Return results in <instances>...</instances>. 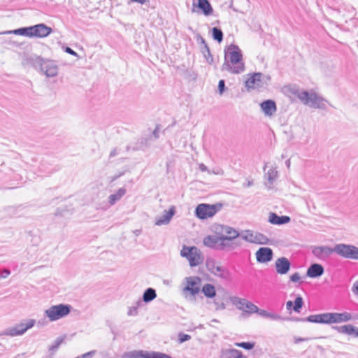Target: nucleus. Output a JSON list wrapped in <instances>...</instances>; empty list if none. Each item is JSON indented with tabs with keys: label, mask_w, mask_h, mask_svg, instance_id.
I'll return each mask as SVG.
<instances>
[{
	"label": "nucleus",
	"mask_w": 358,
	"mask_h": 358,
	"mask_svg": "<svg viewBox=\"0 0 358 358\" xmlns=\"http://www.w3.org/2000/svg\"><path fill=\"white\" fill-rule=\"evenodd\" d=\"M121 358H173L171 356L159 352L155 351H144V350H132L124 352L122 355Z\"/></svg>",
	"instance_id": "0eeeda50"
},
{
	"label": "nucleus",
	"mask_w": 358,
	"mask_h": 358,
	"mask_svg": "<svg viewBox=\"0 0 358 358\" xmlns=\"http://www.w3.org/2000/svg\"><path fill=\"white\" fill-rule=\"evenodd\" d=\"M199 169L201 171H208L209 174L211 173V171H209L206 165L203 164H199Z\"/></svg>",
	"instance_id": "680f3d73"
},
{
	"label": "nucleus",
	"mask_w": 358,
	"mask_h": 358,
	"mask_svg": "<svg viewBox=\"0 0 358 358\" xmlns=\"http://www.w3.org/2000/svg\"><path fill=\"white\" fill-rule=\"evenodd\" d=\"M248 78L245 81V86L248 91L264 88L269 80V77L262 73H253L248 74Z\"/></svg>",
	"instance_id": "20e7f679"
},
{
	"label": "nucleus",
	"mask_w": 358,
	"mask_h": 358,
	"mask_svg": "<svg viewBox=\"0 0 358 358\" xmlns=\"http://www.w3.org/2000/svg\"><path fill=\"white\" fill-rule=\"evenodd\" d=\"M215 304L217 306V309L224 310L226 308L225 303L224 302L219 303L215 300Z\"/></svg>",
	"instance_id": "052dcab7"
},
{
	"label": "nucleus",
	"mask_w": 358,
	"mask_h": 358,
	"mask_svg": "<svg viewBox=\"0 0 358 358\" xmlns=\"http://www.w3.org/2000/svg\"><path fill=\"white\" fill-rule=\"evenodd\" d=\"M206 266L207 270L214 275L225 280L229 276V271L222 266H217L215 260L213 259H208L206 260Z\"/></svg>",
	"instance_id": "9d476101"
},
{
	"label": "nucleus",
	"mask_w": 358,
	"mask_h": 358,
	"mask_svg": "<svg viewBox=\"0 0 358 358\" xmlns=\"http://www.w3.org/2000/svg\"><path fill=\"white\" fill-rule=\"evenodd\" d=\"M220 250H224L226 249L231 250L234 249L235 247L234 246V244L236 245V246H240L241 243L234 242L233 243L230 238H227V236L224 234H220Z\"/></svg>",
	"instance_id": "cd10ccee"
},
{
	"label": "nucleus",
	"mask_w": 358,
	"mask_h": 358,
	"mask_svg": "<svg viewBox=\"0 0 358 358\" xmlns=\"http://www.w3.org/2000/svg\"><path fill=\"white\" fill-rule=\"evenodd\" d=\"M324 272V268L323 266L320 264L315 263L308 267L306 271V275L312 278H316L322 275Z\"/></svg>",
	"instance_id": "b1692460"
},
{
	"label": "nucleus",
	"mask_w": 358,
	"mask_h": 358,
	"mask_svg": "<svg viewBox=\"0 0 358 358\" xmlns=\"http://www.w3.org/2000/svg\"><path fill=\"white\" fill-rule=\"evenodd\" d=\"M306 320L307 322L311 323L322 324L321 313L309 315L308 317H306Z\"/></svg>",
	"instance_id": "a18cd8bd"
},
{
	"label": "nucleus",
	"mask_w": 358,
	"mask_h": 358,
	"mask_svg": "<svg viewBox=\"0 0 358 358\" xmlns=\"http://www.w3.org/2000/svg\"><path fill=\"white\" fill-rule=\"evenodd\" d=\"M222 207V203L215 204L201 203L195 209V215L200 220H206L214 216Z\"/></svg>",
	"instance_id": "7ed1b4c3"
},
{
	"label": "nucleus",
	"mask_w": 358,
	"mask_h": 358,
	"mask_svg": "<svg viewBox=\"0 0 358 358\" xmlns=\"http://www.w3.org/2000/svg\"><path fill=\"white\" fill-rule=\"evenodd\" d=\"M214 229L216 234H224L231 241H235L241 235L237 230L227 225L217 224Z\"/></svg>",
	"instance_id": "f8f14e48"
},
{
	"label": "nucleus",
	"mask_w": 358,
	"mask_h": 358,
	"mask_svg": "<svg viewBox=\"0 0 358 358\" xmlns=\"http://www.w3.org/2000/svg\"><path fill=\"white\" fill-rule=\"evenodd\" d=\"M307 208L309 211L314 215H322V212L319 210L315 205V203H306Z\"/></svg>",
	"instance_id": "09e8293b"
},
{
	"label": "nucleus",
	"mask_w": 358,
	"mask_h": 358,
	"mask_svg": "<svg viewBox=\"0 0 358 358\" xmlns=\"http://www.w3.org/2000/svg\"><path fill=\"white\" fill-rule=\"evenodd\" d=\"M352 319V314L348 312L333 313V323L346 322Z\"/></svg>",
	"instance_id": "c85d7f7f"
},
{
	"label": "nucleus",
	"mask_w": 358,
	"mask_h": 358,
	"mask_svg": "<svg viewBox=\"0 0 358 358\" xmlns=\"http://www.w3.org/2000/svg\"><path fill=\"white\" fill-rule=\"evenodd\" d=\"M331 329L337 331L338 333L347 335L353 334L355 337H358V327L352 324H345L343 326H331Z\"/></svg>",
	"instance_id": "5701e85b"
},
{
	"label": "nucleus",
	"mask_w": 358,
	"mask_h": 358,
	"mask_svg": "<svg viewBox=\"0 0 358 358\" xmlns=\"http://www.w3.org/2000/svg\"><path fill=\"white\" fill-rule=\"evenodd\" d=\"M260 108L266 117H272L277 110L275 102L273 100H266L260 103Z\"/></svg>",
	"instance_id": "412c9836"
},
{
	"label": "nucleus",
	"mask_w": 358,
	"mask_h": 358,
	"mask_svg": "<svg viewBox=\"0 0 358 358\" xmlns=\"http://www.w3.org/2000/svg\"><path fill=\"white\" fill-rule=\"evenodd\" d=\"M65 337L66 336H64L57 338L54 343L51 346H50L49 350L52 352H55L59 348V345L64 342Z\"/></svg>",
	"instance_id": "79ce46f5"
},
{
	"label": "nucleus",
	"mask_w": 358,
	"mask_h": 358,
	"mask_svg": "<svg viewBox=\"0 0 358 358\" xmlns=\"http://www.w3.org/2000/svg\"><path fill=\"white\" fill-rule=\"evenodd\" d=\"M335 253L345 259L356 260L358 247L354 245L339 243L335 245Z\"/></svg>",
	"instance_id": "6e6552de"
},
{
	"label": "nucleus",
	"mask_w": 358,
	"mask_h": 358,
	"mask_svg": "<svg viewBox=\"0 0 358 358\" xmlns=\"http://www.w3.org/2000/svg\"><path fill=\"white\" fill-rule=\"evenodd\" d=\"M65 52L71 55L78 56V54L74 50H73L71 48H70L69 47H66L65 48Z\"/></svg>",
	"instance_id": "e2e57ef3"
},
{
	"label": "nucleus",
	"mask_w": 358,
	"mask_h": 358,
	"mask_svg": "<svg viewBox=\"0 0 358 358\" xmlns=\"http://www.w3.org/2000/svg\"><path fill=\"white\" fill-rule=\"evenodd\" d=\"M29 37L35 36L43 38L48 36L52 32V29L44 24H38L29 27Z\"/></svg>",
	"instance_id": "2eb2a0df"
},
{
	"label": "nucleus",
	"mask_w": 358,
	"mask_h": 358,
	"mask_svg": "<svg viewBox=\"0 0 358 358\" xmlns=\"http://www.w3.org/2000/svg\"><path fill=\"white\" fill-rule=\"evenodd\" d=\"M157 297V293L155 289L149 287L143 294V301L145 303H149Z\"/></svg>",
	"instance_id": "7c9ffc66"
},
{
	"label": "nucleus",
	"mask_w": 358,
	"mask_h": 358,
	"mask_svg": "<svg viewBox=\"0 0 358 358\" xmlns=\"http://www.w3.org/2000/svg\"><path fill=\"white\" fill-rule=\"evenodd\" d=\"M334 250L335 246L334 248L326 245L315 246L312 250V252L317 258L324 260L328 258L333 252H335Z\"/></svg>",
	"instance_id": "dca6fc26"
},
{
	"label": "nucleus",
	"mask_w": 358,
	"mask_h": 358,
	"mask_svg": "<svg viewBox=\"0 0 358 358\" xmlns=\"http://www.w3.org/2000/svg\"><path fill=\"white\" fill-rule=\"evenodd\" d=\"M231 301L233 304L237 307L238 309L244 310L248 300L245 299H241L237 296H234L231 298Z\"/></svg>",
	"instance_id": "f704fd0d"
},
{
	"label": "nucleus",
	"mask_w": 358,
	"mask_h": 358,
	"mask_svg": "<svg viewBox=\"0 0 358 358\" xmlns=\"http://www.w3.org/2000/svg\"><path fill=\"white\" fill-rule=\"evenodd\" d=\"M269 238L265 236L264 234L256 232L255 233V243L259 245H267L269 243Z\"/></svg>",
	"instance_id": "473e14b6"
},
{
	"label": "nucleus",
	"mask_w": 358,
	"mask_h": 358,
	"mask_svg": "<svg viewBox=\"0 0 358 358\" xmlns=\"http://www.w3.org/2000/svg\"><path fill=\"white\" fill-rule=\"evenodd\" d=\"M292 94L303 104L309 107L319 109H324L326 108V101L324 99L315 92H308L307 91L294 89L292 91Z\"/></svg>",
	"instance_id": "f03ea898"
},
{
	"label": "nucleus",
	"mask_w": 358,
	"mask_h": 358,
	"mask_svg": "<svg viewBox=\"0 0 358 358\" xmlns=\"http://www.w3.org/2000/svg\"><path fill=\"white\" fill-rule=\"evenodd\" d=\"M221 70L231 74H239L245 71V64L243 61L224 59Z\"/></svg>",
	"instance_id": "1a4fd4ad"
},
{
	"label": "nucleus",
	"mask_w": 358,
	"mask_h": 358,
	"mask_svg": "<svg viewBox=\"0 0 358 358\" xmlns=\"http://www.w3.org/2000/svg\"><path fill=\"white\" fill-rule=\"evenodd\" d=\"M72 214V209L65 207L64 208H58L55 213V216H62L68 217Z\"/></svg>",
	"instance_id": "4c0bfd02"
},
{
	"label": "nucleus",
	"mask_w": 358,
	"mask_h": 358,
	"mask_svg": "<svg viewBox=\"0 0 358 358\" xmlns=\"http://www.w3.org/2000/svg\"><path fill=\"white\" fill-rule=\"evenodd\" d=\"M30 31H31L29 29V27H26V28L17 29H15L13 31H3V32L0 33V34H8L13 33V34H15L17 35H23V36H29Z\"/></svg>",
	"instance_id": "72a5a7b5"
},
{
	"label": "nucleus",
	"mask_w": 358,
	"mask_h": 358,
	"mask_svg": "<svg viewBox=\"0 0 358 358\" xmlns=\"http://www.w3.org/2000/svg\"><path fill=\"white\" fill-rule=\"evenodd\" d=\"M36 320L34 319L28 320L25 323L21 322L13 327L6 329L1 335L9 336L11 337L21 336L24 334L28 329L34 326Z\"/></svg>",
	"instance_id": "423d86ee"
},
{
	"label": "nucleus",
	"mask_w": 358,
	"mask_h": 358,
	"mask_svg": "<svg viewBox=\"0 0 358 358\" xmlns=\"http://www.w3.org/2000/svg\"><path fill=\"white\" fill-rule=\"evenodd\" d=\"M352 291L354 294L358 296V280L355 281L352 285Z\"/></svg>",
	"instance_id": "13d9d810"
},
{
	"label": "nucleus",
	"mask_w": 358,
	"mask_h": 358,
	"mask_svg": "<svg viewBox=\"0 0 358 358\" xmlns=\"http://www.w3.org/2000/svg\"><path fill=\"white\" fill-rule=\"evenodd\" d=\"M308 341V338H295V343H299L303 342V341Z\"/></svg>",
	"instance_id": "338daca9"
},
{
	"label": "nucleus",
	"mask_w": 358,
	"mask_h": 358,
	"mask_svg": "<svg viewBox=\"0 0 358 358\" xmlns=\"http://www.w3.org/2000/svg\"><path fill=\"white\" fill-rule=\"evenodd\" d=\"M10 274V271L8 269H3L0 274V278H6Z\"/></svg>",
	"instance_id": "6e6d98bb"
},
{
	"label": "nucleus",
	"mask_w": 358,
	"mask_h": 358,
	"mask_svg": "<svg viewBox=\"0 0 358 358\" xmlns=\"http://www.w3.org/2000/svg\"><path fill=\"white\" fill-rule=\"evenodd\" d=\"M201 52L208 64H212L213 62V57L210 53V49L208 45H205L204 47H201Z\"/></svg>",
	"instance_id": "e433bc0d"
},
{
	"label": "nucleus",
	"mask_w": 358,
	"mask_h": 358,
	"mask_svg": "<svg viewBox=\"0 0 358 358\" xmlns=\"http://www.w3.org/2000/svg\"><path fill=\"white\" fill-rule=\"evenodd\" d=\"M225 83L224 80H220L218 83V92L220 95H222L225 90Z\"/></svg>",
	"instance_id": "3c124183"
},
{
	"label": "nucleus",
	"mask_w": 358,
	"mask_h": 358,
	"mask_svg": "<svg viewBox=\"0 0 358 358\" xmlns=\"http://www.w3.org/2000/svg\"><path fill=\"white\" fill-rule=\"evenodd\" d=\"M290 217L286 215L279 216L275 213H270L268 222L275 225H282L290 222Z\"/></svg>",
	"instance_id": "393cba45"
},
{
	"label": "nucleus",
	"mask_w": 358,
	"mask_h": 358,
	"mask_svg": "<svg viewBox=\"0 0 358 358\" xmlns=\"http://www.w3.org/2000/svg\"><path fill=\"white\" fill-rule=\"evenodd\" d=\"M72 307L69 304L60 303L58 305L52 306L50 308L45 310V315L50 321H56L68 315Z\"/></svg>",
	"instance_id": "39448f33"
},
{
	"label": "nucleus",
	"mask_w": 358,
	"mask_h": 358,
	"mask_svg": "<svg viewBox=\"0 0 358 358\" xmlns=\"http://www.w3.org/2000/svg\"><path fill=\"white\" fill-rule=\"evenodd\" d=\"M322 324H333V313H321Z\"/></svg>",
	"instance_id": "c03bdc74"
},
{
	"label": "nucleus",
	"mask_w": 358,
	"mask_h": 358,
	"mask_svg": "<svg viewBox=\"0 0 358 358\" xmlns=\"http://www.w3.org/2000/svg\"><path fill=\"white\" fill-rule=\"evenodd\" d=\"M201 292L205 296L210 299L215 297L216 295L215 286L212 284H205L201 289Z\"/></svg>",
	"instance_id": "c756f323"
},
{
	"label": "nucleus",
	"mask_w": 358,
	"mask_h": 358,
	"mask_svg": "<svg viewBox=\"0 0 358 358\" xmlns=\"http://www.w3.org/2000/svg\"><path fill=\"white\" fill-rule=\"evenodd\" d=\"M187 285L184 288L185 292H188L192 296H195L200 292L201 278L198 276H191L185 278Z\"/></svg>",
	"instance_id": "9b49d317"
},
{
	"label": "nucleus",
	"mask_w": 358,
	"mask_h": 358,
	"mask_svg": "<svg viewBox=\"0 0 358 358\" xmlns=\"http://www.w3.org/2000/svg\"><path fill=\"white\" fill-rule=\"evenodd\" d=\"M245 308H246V310L243 311V315L256 313L259 310V308L256 305L248 301L246 302Z\"/></svg>",
	"instance_id": "c9c22d12"
},
{
	"label": "nucleus",
	"mask_w": 358,
	"mask_h": 358,
	"mask_svg": "<svg viewBox=\"0 0 358 358\" xmlns=\"http://www.w3.org/2000/svg\"><path fill=\"white\" fill-rule=\"evenodd\" d=\"M291 320L295 322H307L306 317H293Z\"/></svg>",
	"instance_id": "0e129e2a"
},
{
	"label": "nucleus",
	"mask_w": 358,
	"mask_h": 358,
	"mask_svg": "<svg viewBox=\"0 0 358 358\" xmlns=\"http://www.w3.org/2000/svg\"><path fill=\"white\" fill-rule=\"evenodd\" d=\"M255 255L257 262L266 263L272 259L273 252L270 248H260L256 252Z\"/></svg>",
	"instance_id": "aec40b11"
},
{
	"label": "nucleus",
	"mask_w": 358,
	"mask_h": 358,
	"mask_svg": "<svg viewBox=\"0 0 358 358\" xmlns=\"http://www.w3.org/2000/svg\"><path fill=\"white\" fill-rule=\"evenodd\" d=\"M224 59L243 61V55L239 47L234 44H231L226 47L224 50Z\"/></svg>",
	"instance_id": "4468645a"
},
{
	"label": "nucleus",
	"mask_w": 358,
	"mask_h": 358,
	"mask_svg": "<svg viewBox=\"0 0 358 358\" xmlns=\"http://www.w3.org/2000/svg\"><path fill=\"white\" fill-rule=\"evenodd\" d=\"M254 185V180L252 179H246L245 182L243 183V187H250Z\"/></svg>",
	"instance_id": "bf43d9fd"
},
{
	"label": "nucleus",
	"mask_w": 358,
	"mask_h": 358,
	"mask_svg": "<svg viewBox=\"0 0 358 358\" xmlns=\"http://www.w3.org/2000/svg\"><path fill=\"white\" fill-rule=\"evenodd\" d=\"M256 313H258L259 315H261L264 317H267V318H268V314H269V313L268 311H266V310L259 309V310Z\"/></svg>",
	"instance_id": "4d7b16f0"
},
{
	"label": "nucleus",
	"mask_w": 358,
	"mask_h": 358,
	"mask_svg": "<svg viewBox=\"0 0 358 358\" xmlns=\"http://www.w3.org/2000/svg\"><path fill=\"white\" fill-rule=\"evenodd\" d=\"M212 33H213V38L214 40L217 41V42L220 43L223 40V33L221 29L213 27L212 29Z\"/></svg>",
	"instance_id": "ea45409f"
},
{
	"label": "nucleus",
	"mask_w": 358,
	"mask_h": 358,
	"mask_svg": "<svg viewBox=\"0 0 358 358\" xmlns=\"http://www.w3.org/2000/svg\"><path fill=\"white\" fill-rule=\"evenodd\" d=\"M220 358H244L241 351L231 348L224 349L220 350Z\"/></svg>",
	"instance_id": "a878e982"
},
{
	"label": "nucleus",
	"mask_w": 358,
	"mask_h": 358,
	"mask_svg": "<svg viewBox=\"0 0 358 358\" xmlns=\"http://www.w3.org/2000/svg\"><path fill=\"white\" fill-rule=\"evenodd\" d=\"M126 189L124 188H120L118 189L116 194H113L109 196V201H116L122 199V197L125 194Z\"/></svg>",
	"instance_id": "58836bf2"
},
{
	"label": "nucleus",
	"mask_w": 358,
	"mask_h": 358,
	"mask_svg": "<svg viewBox=\"0 0 358 358\" xmlns=\"http://www.w3.org/2000/svg\"><path fill=\"white\" fill-rule=\"evenodd\" d=\"M266 169H268V171L265 173L264 184L268 189H271L278 178V171L275 166L269 165L268 163L264 166V170Z\"/></svg>",
	"instance_id": "ddd939ff"
},
{
	"label": "nucleus",
	"mask_w": 358,
	"mask_h": 358,
	"mask_svg": "<svg viewBox=\"0 0 358 358\" xmlns=\"http://www.w3.org/2000/svg\"><path fill=\"white\" fill-rule=\"evenodd\" d=\"M176 214V207L171 206L168 210H164L162 216L155 218V224L157 226L166 225L170 223L171 218Z\"/></svg>",
	"instance_id": "f3484780"
},
{
	"label": "nucleus",
	"mask_w": 358,
	"mask_h": 358,
	"mask_svg": "<svg viewBox=\"0 0 358 358\" xmlns=\"http://www.w3.org/2000/svg\"><path fill=\"white\" fill-rule=\"evenodd\" d=\"M142 302L141 300H138L136 302V306H131L129 308L127 315L129 316H135L138 314V307L141 305Z\"/></svg>",
	"instance_id": "de8ad7c7"
},
{
	"label": "nucleus",
	"mask_w": 358,
	"mask_h": 358,
	"mask_svg": "<svg viewBox=\"0 0 358 358\" xmlns=\"http://www.w3.org/2000/svg\"><path fill=\"white\" fill-rule=\"evenodd\" d=\"M235 345L245 350H250L254 348L255 343L254 342H241L235 343Z\"/></svg>",
	"instance_id": "49530a36"
},
{
	"label": "nucleus",
	"mask_w": 358,
	"mask_h": 358,
	"mask_svg": "<svg viewBox=\"0 0 358 358\" xmlns=\"http://www.w3.org/2000/svg\"><path fill=\"white\" fill-rule=\"evenodd\" d=\"M293 303L292 301H288L286 303V307L287 310H290L292 307H293Z\"/></svg>",
	"instance_id": "774afa93"
},
{
	"label": "nucleus",
	"mask_w": 358,
	"mask_h": 358,
	"mask_svg": "<svg viewBox=\"0 0 358 358\" xmlns=\"http://www.w3.org/2000/svg\"><path fill=\"white\" fill-rule=\"evenodd\" d=\"M240 236L242 239L247 242L255 243V233H254V231L252 230L247 229L243 231Z\"/></svg>",
	"instance_id": "2f4dec72"
},
{
	"label": "nucleus",
	"mask_w": 358,
	"mask_h": 358,
	"mask_svg": "<svg viewBox=\"0 0 358 358\" xmlns=\"http://www.w3.org/2000/svg\"><path fill=\"white\" fill-rule=\"evenodd\" d=\"M303 306V298L300 296H297L294 300L293 310L296 313H299L300 310L302 308Z\"/></svg>",
	"instance_id": "37998d69"
},
{
	"label": "nucleus",
	"mask_w": 358,
	"mask_h": 358,
	"mask_svg": "<svg viewBox=\"0 0 358 358\" xmlns=\"http://www.w3.org/2000/svg\"><path fill=\"white\" fill-rule=\"evenodd\" d=\"M197 41L203 45V47H204L205 45H207L204 38L200 35L197 36Z\"/></svg>",
	"instance_id": "69168bd1"
},
{
	"label": "nucleus",
	"mask_w": 358,
	"mask_h": 358,
	"mask_svg": "<svg viewBox=\"0 0 358 358\" xmlns=\"http://www.w3.org/2000/svg\"><path fill=\"white\" fill-rule=\"evenodd\" d=\"M96 351L94 350H91L88 352L81 355L80 358H91L96 354Z\"/></svg>",
	"instance_id": "603ef678"
},
{
	"label": "nucleus",
	"mask_w": 358,
	"mask_h": 358,
	"mask_svg": "<svg viewBox=\"0 0 358 358\" xmlns=\"http://www.w3.org/2000/svg\"><path fill=\"white\" fill-rule=\"evenodd\" d=\"M190 339H191V336L189 334H185L183 333H180L178 334V340L180 343L187 341Z\"/></svg>",
	"instance_id": "8fccbe9b"
},
{
	"label": "nucleus",
	"mask_w": 358,
	"mask_h": 358,
	"mask_svg": "<svg viewBox=\"0 0 358 358\" xmlns=\"http://www.w3.org/2000/svg\"><path fill=\"white\" fill-rule=\"evenodd\" d=\"M220 235H208L203 238V243L205 246L220 250Z\"/></svg>",
	"instance_id": "4be33fe9"
},
{
	"label": "nucleus",
	"mask_w": 358,
	"mask_h": 358,
	"mask_svg": "<svg viewBox=\"0 0 358 358\" xmlns=\"http://www.w3.org/2000/svg\"><path fill=\"white\" fill-rule=\"evenodd\" d=\"M290 280L292 282H299L301 279V277H300V275L299 273L296 272L294 273V274H292L291 276H290Z\"/></svg>",
	"instance_id": "864d4df0"
},
{
	"label": "nucleus",
	"mask_w": 358,
	"mask_h": 358,
	"mask_svg": "<svg viewBox=\"0 0 358 358\" xmlns=\"http://www.w3.org/2000/svg\"><path fill=\"white\" fill-rule=\"evenodd\" d=\"M268 318H270L273 320H283L282 317L278 315V314H275V313H270L268 314Z\"/></svg>",
	"instance_id": "5fc2aeb1"
},
{
	"label": "nucleus",
	"mask_w": 358,
	"mask_h": 358,
	"mask_svg": "<svg viewBox=\"0 0 358 358\" xmlns=\"http://www.w3.org/2000/svg\"><path fill=\"white\" fill-rule=\"evenodd\" d=\"M27 63L31 64L35 69H38L47 77H55L58 73V66L52 60L32 55L27 59Z\"/></svg>",
	"instance_id": "f257e3e1"
},
{
	"label": "nucleus",
	"mask_w": 358,
	"mask_h": 358,
	"mask_svg": "<svg viewBox=\"0 0 358 358\" xmlns=\"http://www.w3.org/2000/svg\"><path fill=\"white\" fill-rule=\"evenodd\" d=\"M187 259L190 266L194 267L203 263V257L201 251L196 247V251H193L190 257H187Z\"/></svg>",
	"instance_id": "bb28decb"
},
{
	"label": "nucleus",
	"mask_w": 358,
	"mask_h": 358,
	"mask_svg": "<svg viewBox=\"0 0 358 358\" xmlns=\"http://www.w3.org/2000/svg\"><path fill=\"white\" fill-rule=\"evenodd\" d=\"M275 267L277 273L285 275L289 272L291 268V262L287 257H282L276 259Z\"/></svg>",
	"instance_id": "6ab92c4d"
},
{
	"label": "nucleus",
	"mask_w": 358,
	"mask_h": 358,
	"mask_svg": "<svg viewBox=\"0 0 358 358\" xmlns=\"http://www.w3.org/2000/svg\"><path fill=\"white\" fill-rule=\"evenodd\" d=\"M193 251H196V247H187L184 245L182 249L180 251V255L182 257H185L187 259L188 257H190Z\"/></svg>",
	"instance_id": "a19ab883"
},
{
	"label": "nucleus",
	"mask_w": 358,
	"mask_h": 358,
	"mask_svg": "<svg viewBox=\"0 0 358 358\" xmlns=\"http://www.w3.org/2000/svg\"><path fill=\"white\" fill-rule=\"evenodd\" d=\"M192 8V12L193 13H198L199 11L195 9L196 7H197L199 9L201 10V13L205 16H210L213 13V8L212 6L210 5L208 0H198L197 4L195 3H193Z\"/></svg>",
	"instance_id": "a211bd4d"
}]
</instances>
